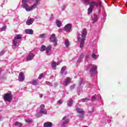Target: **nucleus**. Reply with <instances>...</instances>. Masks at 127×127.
I'll return each instance as SVG.
<instances>
[{"instance_id": "4468645a", "label": "nucleus", "mask_w": 127, "mask_h": 127, "mask_svg": "<svg viewBox=\"0 0 127 127\" xmlns=\"http://www.w3.org/2000/svg\"><path fill=\"white\" fill-rule=\"evenodd\" d=\"M71 78H69V77H67L64 81L63 85L64 86H68V85H69V84H70V83H71Z\"/></svg>"}, {"instance_id": "c85d7f7f", "label": "nucleus", "mask_w": 127, "mask_h": 127, "mask_svg": "<svg viewBox=\"0 0 127 127\" xmlns=\"http://www.w3.org/2000/svg\"><path fill=\"white\" fill-rule=\"evenodd\" d=\"M45 50H46V46H45L44 45H43L41 47L40 51L43 52Z\"/></svg>"}, {"instance_id": "a211bd4d", "label": "nucleus", "mask_w": 127, "mask_h": 127, "mask_svg": "<svg viewBox=\"0 0 127 127\" xmlns=\"http://www.w3.org/2000/svg\"><path fill=\"white\" fill-rule=\"evenodd\" d=\"M66 66H63L61 71V73L62 74V75H66L67 74V72L65 70H66Z\"/></svg>"}, {"instance_id": "7c9ffc66", "label": "nucleus", "mask_w": 127, "mask_h": 127, "mask_svg": "<svg viewBox=\"0 0 127 127\" xmlns=\"http://www.w3.org/2000/svg\"><path fill=\"white\" fill-rule=\"evenodd\" d=\"M82 84H83V81L81 80L79 83V86L77 87L78 90H80V89H81V88H82V86H81V85H82Z\"/></svg>"}, {"instance_id": "c756f323", "label": "nucleus", "mask_w": 127, "mask_h": 127, "mask_svg": "<svg viewBox=\"0 0 127 127\" xmlns=\"http://www.w3.org/2000/svg\"><path fill=\"white\" fill-rule=\"evenodd\" d=\"M91 57H92V58H93V59H97V58H98V57H99V55H96L95 54V53H93Z\"/></svg>"}, {"instance_id": "a19ab883", "label": "nucleus", "mask_w": 127, "mask_h": 127, "mask_svg": "<svg viewBox=\"0 0 127 127\" xmlns=\"http://www.w3.org/2000/svg\"><path fill=\"white\" fill-rule=\"evenodd\" d=\"M93 112H94V108H92V110H90L88 113L89 114H92V113H93Z\"/></svg>"}, {"instance_id": "0eeeda50", "label": "nucleus", "mask_w": 127, "mask_h": 127, "mask_svg": "<svg viewBox=\"0 0 127 127\" xmlns=\"http://www.w3.org/2000/svg\"><path fill=\"white\" fill-rule=\"evenodd\" d=\"M49 40L50 42H55V46H56V45H57L58 40L55 34H52L49 38Z\"/></svg>"}, {"instance_id": "bb28decb", "label": "nucleus", "mask_w": 127, "mask_h": 127, "mask_svg": "<svg viewBox=\"0 0 127 127\" xmlns=\"http://www.w3.org/2000/svg\"><path fill=\"white\" fill-rule=\"evenodd\" d=\"M56 24H57V26H58V27H61V26L62 25V23L61 22V21L57 20L56 22Z\"/></svg>"}, {"instance_id": "9d476101", "label": "nucleus", "mask_w": 127, "mask_h": 127, "mask_svg": "<svg viewBox=\"0 0 127 127\" xmlns=\"http://www.w3.org/2000/svg\"><path fill=\"white\" fill-rule=\"evenodd\" d=\"M51 50H52V45H49L46 48V53L48 56L51 55Z\"/></svg>"}, {"instance_id": "de8ad7c7", "label": "nucleus", "mask_w": 127, "mask_h": 127, "mask_svg": "<svg viewBox=\"0 0 127 127\" xmlns=\"http://www.w3.org/2000/svg\"><path fill=\"white\" fill-rule=\"evenodd\" d=\"M1 71H2V69L1 68H0V74L1 73Z\"/></svg>"}, {"instance_id": "f3484780", "label": "nucleus", "mask_w": 127, "mask_h": 127, "mask_svg": "<svg viewBox=\"0 0 127 127\" xmlns=\"http://www.w3.org/2000/svg\"><path fill=\"white\" fill-rule=\"evenodd\" d=\"M33 22H34V19L31 18L26 21V24H27V25H31V24H32V23H33Z\"/></svg>"}, {"instance_id": "7ed1b4c3", "label": "nucleus", "mask_w": 127, "mask_h": 127, "mask_svg": "<svg viewBox=\"0 0 127 127\" xmlns=\"http://www.w3.org/2000/svg\"><path fill=\"white\" fill-rule=\"evenodd\" d=\"M87 36V29H83L81 34H78L77 36V40L80 43V48H83L84 44H85V37Z\"/></svg>"}, {"instance_id": "cd10ccee", "label": "nucleus", "mask_w": 127, "mask_h": 127, "mask_svg": "<svg viewBox=\"0 0 127 127\" xmlns=\"http://www.w3.org/2000/svg\"><path fill=\"white\" fill-rule=\"evenodd\" d=\"M65 47L68 48L69 47V45H70V43L69 42V40L68 39H66L65 41Z\"/></svg>"}, {"instance_id": "ddd939ff", "label": "nucleus", "mask_w": 127, "mask_h": 127, "mask_svg": "<svg viewBox=\"0 0 127 127\" xmlns=\"http://www.w3.org/2000/svg\"><path fill=\"white\" fill-rule=\"evenodd\" d=\"M63 120H64V122L62 124L63 127H65L67 124H69V118H67V117H64Z\"/></svg>"}, {"instance_id": "39448f33", "label": "nucleus", "mask_w": 127, "mask_h": 127, "mask_svg": "<svg viewBox=\"0 0 127 127\" xmlns=\"http://www.w3.org/2000/svg\"><path fill=\"white\" fill-rule=\"evenodd\" d=\"M22 40V35L21 34H17L14 38L13 40L14 46H16L18 43H20Z\"/></svg>"}, {"instance_id": "37998d69", "label": "nucleus", "mask_w": 127, "mask_h": 127, "mask_svg": "<svg viewBox=\"0 0 127 127\" xmlns=\"http://www.w3.org/2000/svg\"><path fill=\"white\" fill-rule=\"evenodd\" d=\"M3 120V118L2 117H0V122H1Z\"/></svg>"}, {"instance_id": "8fccbe9b", "label": "nucleus", "mask_w": 127, "mask_h": 127, "mask_svg": "<svg viewBox=\"0 0 127 127\" xmlns=\"http://www.w3.org/2000/svg\"><path fill=\"white\" fill-rule=\"evenodd\" d=\"M38 115H39V113H38V114H37V116H38Z\"/></svg>"}, {"instance_id": "dca6fc26", "label": "nucleus", "mask_w": 127, "mask_h": 127, "mask_svg": "<svg viewBox=\"0 0 127 127\" xmlns=\"http://www.w3.org/2000/svg\"><path fill=\"white\" fill-rule=\"evenodd\" d=\"M83 58H84V54L82 53L77 61V64H80V63L82 62Z\"/></svg>"}, {"instance_id": "4c0bfd02", "label": "nucleus", "mask_w": 127, "mask_h": 127, "mask_svg": "<svg viewBox=\"0 0 127 127\" xmlns=\"http://www.w3.org/2000/svg\"><path fill=\"white\" fill-rule=\"evenodd\" d=\"M65 8H66V6H65V5H63L62 7V10H65Z\"/></svg>"}, {"instance_id": "473e14b6", "label": "nucleus", "mask_w": 127, "mask_h": 127, "mask_svg": "<svg viewBox=\"0 0 127 127\" xmlns=\"http://www.w3.org/2000/svg\"><path fill=\"white\" fill-rule=\"evenodd\" d=\"M39 38H44L45 37V34H42L39 35Z\"/></svg>"}, {"instance_id": "f704fd0d", "label": "nucleus", "mask_w": 127, "mask_h": 127, "mask_svg": "<svg viewBox=\"0 0 127 127\" xmlns=\"http://www.w3.org/2000/svg\"><path fill=\"white\" fill-rule=\"evenodd\" d=\"M6 29V26H4L1 28V31H4V30H5Z\"/></svg>"}, {"instance_id": "ea45409f", "label": "nucleus", "mask_w": 127, "mask_h": 127, "mask_svg": "<svg viewBox=\"0 0 127 127\" xmlns=\"http://www.w3.org/2000/svg\"><path fill=\"white\" fill-rule=\"evenodd\" d=\"M75 88V84H73L70 86V90H73Z\"/></svg>"}, {"instance_id": "72a5a7b5", "label": "nucleus", "mask_w": 127, "mask_h": 127, "mask_svg": "<svg viewBox=\"0 0 127 127\" xmlns=\"http://www.w3.org/2000/svg\"><path fill=\"white\" fill-rule=\"evenodd\" d=\"M25 122L26 123H28V124L30 123H32V121H31L30 119H25Z\"/></svg>"}, {"instance_id": "412c9836", "label": "nucleus", "mask_w": 127, "mask_h": 127, "mask_svg": "<svg viewBox=\"0 0 127 127\" xmlns=\"http://www.w3.org/2000/svg\"><path fill=\"white\" fill-rule=\"evenodd\" d=\"M30 84H31V85H33L34 86H37V85H38L39 82L38 80L35 79L31 81Z\"/></svg>"}, {"instance_id": "aec40b11", "label": "nucleus", "mask_w": 127, "mask_h": 127, "mask_svg": "<svg viewBox=\"0 0 127 127\" xmlns=\"http://www.w3.org/2000/svg\"><path fill=\"white\" fill-rule=\"evenodd\" d=\"M44 127H52V123L51 122H46L44 124Z\"/></svg>"}, {"instance_id": "b1692460", "label": "nucleus", "mask_w": 127, "mask_h": 127, "mask_svg": "<svg viewBox=\"0 0 127 127\" xmlns=\"http://www.w3.org/2000/svg\"><path fill=\"white\" fill-rule=\"evenodd\" d=\"M72 104H73V100L72 99L67 101V105L68 107H72Z\"/></svg>"}, {"instance_id": "5701e85b", "label": "nucleus", "mask_w": 127, "mask_h": 127, "mask_svg": "<svg viewBox=\"0 0 127 127\" xmlns=\"http://www.w3.org/2000/svg\"><path fill=\"white\" fill-rule=\"evenodd\" d=\"M93 18V23L94 22H96L97 20H98V15H97L96 14H94L93 17H92Z\"/></svg>"}, {"instance_id": "4be33fe9", "label": "nucleus", "mask_w": 127, "mask_h": 127, "mask_svg": "<svg viewBox=\"0 0 127 127\" xmlns=\"http://www.w3.org/2000/svg\"><path fill=\"white\" fill-rule=\"evenodd\" d=\"M57 65H59V64H56V62H53V63H52V67H53V69L54 70H56Z\"/></svg>"}, {"instance_id": "79ce46f5", "label": "nucleus", "mask_w": 127, "mask_h": 127, "mask_svg": "<svg viewBox=\"0 0 127 127\" xmlns=\"http://www.w3.org/2000/svg\"><path fill=\"white\" fill-rule=\"evenodd\" d=\"M58 104H59L60 105H61V104H62V101H61V100H59L58 101Z\"/></svg>"}, {"instance_id": "c03bdc74", "label": "nucleus", "mask_w": 127, "mask_h": 127, "mask_svg": "<svg viewBox=\"0 0 127 127\" xmlns=\"http://www.w3.org/2000/svg\"><path fill=\"white\" fill-rule=\"evenodd\" d=\"M88 59H89V56H87L85 57L86 60H88Z\"/></svg>"}, {"instance_id": "6e6552de", "label": "nucleus", "mask_w": 127, "mask_h": 127, "mask_svg": "<svg viewBox=\"0 0 127 127\" xmlns=\"http://www.w3.org/2000/svg\"><path fill=\"white\" fill-rule=\"evenodd\" d=\"M76 112L78 114H79V118H80L81 119H83V118H84V114H85V112H84L83 109L79 107H77L76 108Z\"/></svg>"}, {"instance_id": "1a4fd4ad", "label": "nucleus", "mask_w": 127, "mask_h": 127, "mask_svg": "<svg viewBox=\"0 0 127 127\" xmlns=\"http://www.w3.org/2000/svg\"><path fill=\"white\" fill-rule=\"evenodd\" d=\"M44 108H45V106H44L43 104H42L40 106L41 110H40L39 113L40 114H42V115H47V111L45 110Z\"/></svg>"}, {"instance_id": "3c124183", "label": "nucleus", "mask_w": 127, "mask_h": 127, "mask_svg": "<svg viewBox=\"0 0 127 127\" xmlns=\"http://www.w3.org/2000/svg\"><path fill=\"white\" fill-rule=\"evenodd\" d=\"M39 117H41V116H39Z\"/></svg>"}, {"instance_id": "f03ea898", "label": "nucleus", "mask_w": 127, "mask_h": 127, "mask_svg": "<svg viewBox=\"0 0 127 127\" xmlns=\"http://www.w3.org/2000/svg\"><path fill=\"white\" fill-rule=\"evenodd\" d=\"M83 3L84 4H86L88 5L89 4V7L88 9V14H91L92 12H93V8L94 6H101V3H96L94 1H92L90 3V0H81Z\"/></svg>"}, {"instance_id": "9b49d317", "label": "nucleus", "mask_w": 127, "mask_h": 127, "mask_svg": "<svg viewBox=\"0 0 127 127\" xmlns=\"http://www.w3.org/2000/svg\"><path fill=\"white\" fill-rule=\"evenodd\" d=\"M34 56H35L34 54L32 53L31 52H30L27 57L26 61H31V60H32V59L34 58Z\"/></svg>"}, {"instance_id": "20e7f679", "label": "nucleus", "mask_w": 127, "mask_h": 127, "mask_svg": "<svg viewBox=\"0 0 127 127\" xmlns=\"http://www.w3.org/2000/svg\"><path fill=\"white\" fill-rule=\"evenodd\" d=\"M87 69H90V73L91 77H94L96 74H98V66L97 65L89 64L87 65Z\"/></svg>"}, {"instance_id": "a18cd8bd", "label": "nucleus", "mask_w": 127, "mask_h": 127, "mask_svg": "<svg viewBox=\"0 0 127 127\" xmlns=\"http://www.w3.org/2000/svg\"><path fill=\"white\" fill-rule=\"evenodd\" d=\"M40 97L42 98V97H43V95H42V94H39Z\"/></svg>"}, {"instance_id": "f8f14e48", "label": "nucleus", "mask_w": 127, "mask_h": 127, "mask_svg": "<svg viewBox=\"0 0 127 127\" xmlns=\"http://www.w3.org/2000/svg\"><path fill=\"white\" fill-rule=\"evenodd\" d=\"M72 28V24H66L64 27V30L66 31V32H69L71 30V28Z\"/></svg>"}, {"instance_id": "393cba45", "label": "nucleus", "mask_w": 127, "mask_h": 127, "mask_svg": "<svg viewBox=\"0 0 127 127\" xmlns=\"http://www.w3.org/2000/svg\"><path fill=\"white\" fill-rule=\"evenodd\" d=\"M89 101V98H83L81 99L80 100L78 101V103H80V102H82L83 103H85L86 102H88Z\"/></svg>"}, {"instance_id": "58836bf2", "label": "nucleus", "mask_w": 127, "mask_h": 127, "mask_svg": "<svg viewBox=\"0 0 127 127\" xmlns=\"http://www.w3.org/2000/svg\"><path fill=\"white\" fill-rule=\"evenodd\" d=\"M97 99V97H96L95 96H93L91 98V101H95Z\"/></svg>"}, {"instance_id": "2f4dec72", "label": "nucleus", "mask_w": 127, "mask_h": 127, "mask_svg": "<svg viewBox=\"0 0 127 127\" xmlns=\"http://www.w3.org/2000/svg\"><path fill=\"white\" fill-rule=\"evenodd\" d=\"M6 51L5 50H2L0 52V56H2V55H3L4 54V53H5Z\"/></svg>"}, {"instance_id": "09e8293b", "label": "nucleus", "mask_w": 127, "mask_h": 127, "mask_svg": "<svg viewBox=\"0 0 127 127\" xmlns=\"http://www.w3.org/2000/svg\"><path fill=\"white\" fill-rule=\"evenodd\" d=\"M98 98H100V99H101V95H100V94H99L98 95Z\"/></svg>"}, {"instance_id": "2eb2a0df", "label": "nucleus", "mask_w": 127, "mask_h": 127, "mask_svg": "<svg viewBox=\"0 0 127 127\" xmlns=\"http://www.w3.org/2000/svg\"><path fill=\"white\" fill-rule=\"evenodd\" d=\"M19 82H23L24 80V74L23 72H21L19 74L18 77Z\"/></svg>"}, {"instance_id": "423d86ee", "label": "nucleus", "mask_w": 127, "mask_h": 127, "mask_svg": "<svg viewBox=\"0 0 127 127\" xmlns=\"http://www.w3.org/2000/svg\"><path fill=\"white\" fill-rule=\"evenodd\" d=\"M3 98L4 102L10 103L12 101L13 96L11 93H7L3 95Z\"/></svg>"}, {"instance_id": "f257e3e1", "label": "nucleus", "mask_w": 127, "mask_h": 127, "mask_svg": "<svg viewBox=\"0 0 127 127\" xmlns=\"http://www.w3.org/2000/svg\"><path fill=\"white\" fill-rule=\"evenodd\" d=\"M33 1H34V4L29 5L28 4L29 0H22L21 4L22 7L28 12L33 10V9L37 7L38 5L40 4V0H33Z\"/></svg>"}, {"instance_id": "6ab92c4d", "label": "nucleus", "mask_w": 127, "mask_h": 127, "mask_svg": "<svg viewBox=\"0 0 127 127\" xmlns=\"http://www.w3.org/2000/svg\"><path fill=\"white\" fill-rule=\"evenodd\" d=\"M25 32L26 34H33V31L32 29H27L25 30Z\"/></svg>"}, {"instance_id": "49530a36", "label": "nucleus", "mask_w": 127, "mask_h": 127, "mask_svg": "<svg viewBox=\"0 0 127 127\" xmlns=\"http://www.w3.org/2000/svg\"><path fill=\"white\" fill-rule=\"evenodd\" d=\"M62 31V29H59V32H61Z\"/></svg>"}, {"instance_id": "c9c22d12", "label": "nucleus", "mask_w": 127, "mask_h": 127, "mask_svg": "<svg viewBox=\"0 0 127 127\" xmlns=\"http://www.w3.org/2000/svg\"><path fill=\"white\" fill-rule=\"evenodd\" d=\"M45 84H46V85H49V86H51V85H52L51 82H49V81H46V82H45Z\"/></svg>"}, {"instance_id": "e433bc0d", "label": "nucleus", "mask_w": 127, "mask_h": 127, "mask_svg": "<svg viewBox=\"0 0 127 127\" xmlns=\"http://www.w3.org/2000/svg\"><path fill=\"white\" fill-rule=\"evenodd\" d=\"M43 77V74L41 73V74H40V75L38 77V79H39L40 80L42 79V77Z\"/></svg>"}, {"instance_id": "a878e982", "label": "nucleus", "mask_w": 127, "mask_h": 127, "mask_svg": "<svg viewBox=\"0 0 127 127\" xmlns=\"http://www.w3.org/2000/svg\"><path fill=\"white\" fill-rule=\"evenodd\" d=\"M14 125L15 126V127H22V124L18 122H15Z\"/></svg>"}]
</instances>
